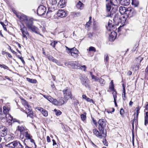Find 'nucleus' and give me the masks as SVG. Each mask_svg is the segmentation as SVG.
<instances>
[{
    "instance_id": "nucleus-54",
    "label": "nucleus",
    "mask_w": 148,
    "mask_h": 148,
    "mask_svg": "<svg viewBox=\"0 0 148 148\" xmlns=\"http://www.w3.org/2000/svg\"><path fill=\"white\" fill-rule=\"evenodd\" d=\"M18 58L21 60L22 62V63L23 64L25 63V61L24 60L23 58V57H20V56H18Z\"/></svg>"
},
{
    "instance_id": "nucleus-30",
    "label": "nucleus",
    "mask_w": 148,
    "mask_h": 148,
    "mask_svg": "<svg viewBox=\"0 0 148 148\" xmlns=\"http://www.w3.org/2000/svg\"><path fill=\"white\" fill-rule=\"evenodd\" d=\"M132 4L134 5L135 7H137L139 5V1L137 0H132Z\"/></svg>"
},
{
    "instance_id": "nucleus-3",
    "label": "nucleus",
    "mask_w": 148,
    "mask_h": 148,
    "mask_svg": "<svg viewBox=\"0 0 148 148\" xmlns=\"http://www.w3.org/2000/svg\"><path fill=\"white\" fill-rule=\"evenodd\" d=\"M66 52L69 54H70L75 58H77L78 57L79 52L75 48L70 49L66 46Z\"/></svg>"
},
{
    "instance_id": "nucleus-52",
    "label": "nucleus",
    "mask_w": 148,
    "mask_h": 148,
    "mask_svg": "<svg viewBox=\"0 0 148 148\" xmlns=\"http://www.w3.org/2000/svg\"><path fill=\"white\" fill-rule=\"evenodd\" d=\"M91 22V21H89L88 22H87L86 24L85 27H89Z\"/></svg>"
},
{
    "instance_id": "nucleus-51",
    "label": "nucleus",
    "mask_w": 148,
    "mask_h": 148,
    "mask_svg": "<svg viewBox=\"0 0 148 148\" xmlns=\"http://www.w3.org/2000/svg\"><path fill=\"white\" fill-rule=\"evenodd\" d=\"M103 143L104 145L105 146H108V144L107 143L106 140V139H104L103 140Z\"/></svg>"
},
{
    "instance_id": "nucleus-31",
    "label": "nucleus",
    "mask_w": 148,
    "mask_h": 148,
    "mask_svg": "<svg viewBox=\"0 0 148 148\" xmlns=\"http://www.w3.org/2000/svg\"><path fill=\"white\" fill-rule=\"evenodd\" d=\"M109 57L108 56L107 53H106L104 55V60L105 64L108 63L109 62Z\"/></svg>"
},
{
    "instance_id": "nucleus-64",
    "label": "nucleus",
    "mask_w": 148,
    "mask_h": 148,
    "mask_svg": "<svg viewBox=\"0 0 148 148\" xmlns=\"http://www.w3.org/2000/svg\"><path fill=\"white\" fill-rule=\"evenodd\" d=\"M52 141L53 142V146H54L55 145H56V142L55 141V140H54V139H53L52 140Z\"/></svg>"
},
{
    "instance_id": "nucleus-23",
    "label": "nucleus",
    "mask_w": 148,
    "mask_h": 148,
    "mask_svg": "<svg viewBox=\"0 0 148 148\" xmlns=\"http://www.w3.org/2000/svg\"><path fill=\"white\" fill-rule=\"evenodd\" d=\"M93 133L97 136L101 138L102 136L100 134L99 132L98 131L97 129H94L93 130Z\"/></svg>"
},
{
    "instance_id": "nucleus-12",
    "label": "nucleus",
    "mask_w": 148,
    "mask_h": 148,
    "mask_svg": "<svg viewBox=\"0 0 148 148\" xmlns=\"http://www.w3.org/2000/svg\"><path fill=\"white\" fill-rule=\"evenodd\" d=\"M69 63L70 65L74 66V67L75 68L76 67H79V68H81V67L83 68L84 69V71H85L86 69V66L83 65L81 66L80 64H78L77 62L76 61H71L69 62Z\"/></svg>"
},
{
    "instance_id": "nucleus-15",
    "label": "nucleus",
    "mask_w": 148,
    "mask_h": 148,
    "mask_svg": "<svg viewBox=\"0 0 148 148\" xmlns=\"http://www.w3.org/2000/svg\"><path fill=\"white\" fill-rule=\"evenodd\" d=\"M114 25L112 24V21H110L108 22V25L106 26V27L108 30L111 31L114 29Z\"/></svg>"
},
{
    "instance_id": "nucleus-46",
    "label": "nucleus",
    "mask_w": 148,
    "mask_h": 148,
    "mask_svg": "<svg viewBox=\"0 0 148 148\" xmlns=\"http://www.w3.org/2000/svg\"><path fill=\"white\" fill-rule=\"evenodd\" d=\"M89 51H93L94 52H95L96 51L95 48L94 47L92 46L90 47L89 48Z\"/></svg>"
},
{
    "instance_id": "nucleus-43",
    "label": "nucleus",
    "mask_w": 148,
    "mask_h": 148,
    "mask_svg": "<svg viewBox=\"0 0 148 148\" xmlns=\"http://www.w3.org/2000/svg\"><path fill=\"white\" fill-rule=\"evenodd\" d=\"M140 108L139 107H137L136 109V112L134 113L135 115H136V116H138V114L139 112Z\"/></svg>"
},
{
    "instance_id": "nucleus-8",
    "label": "nucleus",
    "mask_w": 148,
    "mask_h": 148,
    "mask_svg": "<svg viewBox=\"0 0 148 148\" xmlns=\"http://www.w3.org/2000/svg\"><path fill=\"white\" fill-rule=\"evenodd\" d=\"M63 92L64 98L65 99H66V100H67L70 98L72 99L71 92L70 90L68 89H64L63 90Z\"/></svg>"
},
{
    "instance_id": "nucleus-41",
    "label": "nucleus",
    "mask_w": 148,
    "mask_h": 148,
    "mask_svg": "<svg viewBox=\"0 0 148 148\" xmlns=\"http://www.w3.org/2000/svg\"><path fill=\"white\" fill-rule=\"evenodd\" d=\"M57 43L58 42L57 41L53 40L50 45L52 46L53 48H54L55 47Z\"/></svg>"
},
{
    "instance_id": "nucleus-35",
    "label": "nucleus",
    "mask_w": 148,
    "mask_h": 148,
    "mask_svg": "<svg viewBox=\"0 0 148 148\" xmlns=\"http://www.w3.org/2000/svg\"><path fill=\"white\" fill-rule=\"evenodd\" d=\"M105 129H99L101 133L102 134L103 136L104 137H105L106 136V132Z\"/></svg>"
},
{
    "instance_id": "nucleus-53",
    "label": "nucleus",
    "mask_w": 148,
    "mask_h": 148,
    "mask_svg": "<svg viewBox=\"0 0 148 148\" xmlns=\"http://www.w3.org/2000/svg\"><path fill=\"white\" fill-rule=\"evenodd\" d=\"M1 25H2L3 27V28L4 29V30L6 31L7 29L6 25L2 22H1Z\"/></svg>"
},
{
    "instance_id": "nucleus-45",
    "label": "nucleus",
    "mask_w": 148,
    "mask_h": 148,
    "mask_svg": "<svg viewBox=\"0 0 148 148\" xmlns=\"http://www.w3.org/2000/svg\"><path fill=\"white\" fill-rule=\"evenodd\" d=\"M117 3V0H110V3L112 5H114V4Z\"/></svg>"
},
{
    "instance_id": "nucleus-1",
    "label": "nucleus",
    "mask_w": 148,
    "mask_h": 148,
    "mask_svg": "<svg viewBox=\"0 0 148 148\" xmlns=\"http://www.w3.org/2000/svg\"><path fill=\"white\" fill-rule=\"evenodd\" d=\"M20 19L21 21L25 24L28 29L36 33L39 34L38 29L33 25V22L31 19L28 18L24 14L21 15Z\"/></svg>"
},
{
    "instance_id": "nucleus-60",
    "label": "nucleus",
    "mask_w": 148,
    "mask_h": 148,
    "mask_svg": "<svg viewBox=\"0 0 148 148\" xmlns=\"http://www.w3.org/2000/svg\"><path fill=\"white\" fill-rule=\"evenodd\" d=\"M30 139V142L32 143H34V144L35 145V146H36V144H35V143L34 142V140L32 138H31V139Z\"/></svg>"
},
{
    "instance_id": "nucleus-26",
    "label": "nucleus",
    "mask_w": 148,
    "mask_h": 148,
    "mask_svg": "<svg viewBox=\"0 0 148 148\" xmlns=\"http://www.w3.org/2000/svg\"><path fill=\"white\" fill-rule=\"evenodd\" d=\"M23 135L27 139H31L32 137V136H31L30 134L28 133L27 130L26 131H25Z\"/></svg>"
},
{
    "instance_id": "nucleus-48",
    "label": "nucleus",
    "mask_w": 148,
    "mask_h": 148,
    "mask_svg": "<svg viewBox=\"0 0 148 148\" xmlns=\"http://www.w3.org/2000/svg\"><path fill=\"white\" fill-rule=\"evenodd\" d=\"M54 62L56 63L59 66H62V64H61L60 62L56 60V59L55 60Z\"/></svg>"
},
{
    "instance_id": "nucleus-20",
    "label": "nucleus",
    "mask_w": 148,
    "mask_h": 148,
    "mask_svg": "<svg viewBox=\"0 0 148 148\" xmlns=\"http://www.w3.org/2000/svg\"><path fill=\"white\" fill-rule=\"evenodd\" d=\"M116 35V33L115 32H111V34L110 35V41H112L114 40L115 39Z\"/></svg>"
},
{
    "instance_id": "nucleus-10",
    "label": "nucleus",
    "mask_w": 148,
    "mask_h": 148,
    "mask_svg": "<svg viewBox=\"0 0 148 148\" xmlns=\"http://www.w3.org/2000/svg\"><path fill=\"white\" fill-rule=\"evenodd\" d=\"M99 125L98 126L99 129H105L107 125V122L104 119H100L98 121Z\"/></svg>"
},
{
    "instance_id": "nucleus-62",
    "label": "nucleus",
    "mask_w": 148,
    "mask_h": 148,
    "mask_svg": "<svg viewBox=\"0 0 148 148\" xmlns=\"http://www.w3.org/2000/svg\"><path fill=\"white\" fill-rule=\"evenodd\" d=\"M6 55H7V56H8L10 58H12V56H11V55L10 53H9L8 52H7V54H6Z\"/></svg>"
},
{
    "instance_id": "nucleus-50",
    "label": "nucleus",
    "mask_w": 148,
    "mask_h": 148,
    "mask_svg": "<svg viewBox=\"0 0 148 148\" xmlns=\"http://www.w3.org/2000/svg\"><path fill=\"white\" fill-rule=\"evenodd\" d=\"M148 118L146 117V116L145 117V124L146 125L148 123Z\"/></svg>"
},
{
    "instance_id": "nucleus-55",
    "label": "nucleus",
    "mask_w": 148,
    "mask_h": 148,
    "mask_svg": "<svg viewBox=\"0 0 148 148\" xmlns=\"http://www.w3.org/2000/svg\"><path fill=\"white\" fill-rule=\"evenodd\" d=\"M120 114L121 115H122L124 113V110L122 108H121L120 109Z\"/></svg>"
},
{
    "instance_id": "nucleus-34",
    "label": "nucleus",
    "mask_w": 148,
    "mask_h": 148,
    "mask_svg": "<svg viewBox=\"0 0 148 148\" xmlns=\"http://www.w3.org/2000/svg\"><path fill=\"white\" fill-rule=\"evenodd\" d=\"M90 74L91 77L92 79H94L95 81H98L99 78L93 75L91 72H90Z\"/></svg>"
},
{
    "instance_id": "nucleus-11",
    "label": "nucleus",
    "mask_w": 148,
    "mask_h": 148,
    "mask_svg": "<svg viewBox=\"0 0 148 148\" xmlns=\"http://www.w3.org/2000/svg\"><path fill=\"white\" fill-rule=\"evenodd\" d=\"M7 133V128L4 126H0V134L1 136L3 137L6 135Z\"/></svg>"
},
{
    "instance_id": "nucleus-24",
    "label": "nucleus",
    "mask_w": 148,
    "mask_h": 148,
    "mask_svg": "<svg viewBox=\"0 0 148 148\" xmlns=\"http://www.w3.org/2000/svg\"><path fill=\"white\" fill-rule=\"evenodd\" d=\"M67 101V100H66V99H65V98L64 100V99L62 97L60 98L58 101L59 105H61L64 104Z\"/></svg>"
},
{
    "instance_id": "nucleus-44",
    "label": "nucleus",
    "mask_w": 148,
    "mask_h": 148,
    "mask_svg": "<svg viewBox=\"0 0 148 148\" xmlns=\"http://www.w3.org/2000/svg\"><path fill=\"white\" fill-rule=\"evenodd\" d=\"M49 2L52 5H56L57 3L56 0H49Z\"/></svg>"
},
{
    "instance_id": "nucleus-28",
    "label": "nucleus",
    "mask_w": 148,
    "mask_h": 148,
    "mask_svg": "<svg viewBox=\"0 0 148 148\" xmlns=\"http://www.w3.org/2000/svg\"><path fill=\"white\" fill-rule=\"evenodd\" d=\"M84 4L81 1H79L77 4L76 7L77 8L80 10L82 9L83 7Z\"/></svg>"
},
{
    "instance_id": "nucleus-17",
    "label": "nucleus",
    "mask_w": 148,
    "mask_h": 148,
    "mask_svg": "<svg viewBox=\"0 0 148 148\" xmlns=\"http://www.w3.org/2000/svg\"><path fill=\"white\" fill-rule=\"evenodd\" d=\"M25 108H26V113H29L32 112V111L31 107L25 101Z\"/></svg>"
},
{
    "instance_id": "nucleus-22",
    "label": "nucleus",
    "mask_w": 148,
    "mask_h": 148,
    "mask_svg": "<svg viewBox=\"0 0 148 148\" xmlns=\"http://www.w3.org/2000/svg\"><path fill=\"white\" fill-rule=\"evenodd\" d=\"M130 3V0H121L120 1V3L122 5H128Z\"/></svg>"
},
{
    "instance_id": "nucleus-4",
    "label": "nucleus",
    "mask_w": 148,
    "mask_h": 148,
    "mask_svg": "<svg viewBox=\"0 0 148 148\" xmlns=\"http://www.w3.org/2000/svg\"><path fill=\"white\" fill-rule=\"evenodd\" d=\"M143 59V58L141 57H139L138 58H136L134 61V63L132 66L131 67L133 69H134L136 71L138 70L141 62Z\"/></svg>"
},
{
    "instance_id": "nucleus-18",
    "label": "nucleus",
    "mask_w": 148,
    "mask_h": 148,
    "mask_svg": "<svg viewBox=\"0 0 148 148\" xmlns=\"http://www.w3.org/2000/svg\"><path fill=\"white\" fill-rule=\"evenodd\" d=\"M3 113L6 115H8L9 114V112L10 110V107H9L8 106H6L3 107Z\"/></svg>"
},
{
    "instance_id": "nucleus-37",
    "label": "nucleus",
    "mask_w": 148,
    "mask_h": 148,
    "mask_svg": "<svg viewBox=\"0 0 148 148\" xmlns=\"http://www.w3.org/2000/svg\"><path fill=\"white\" fill-rule=\"evenodd\" d=\"M123 92L122 93V97H124V98H126L125 87L123 84Z\"/></svg>"
},
{
    "instance_id": "nucleus-40",
    "label": "nucleus",
    "mask_w": 148,
    "mask_h": 148,
    "mask_svg": "<svg viewBox=\"0 0 148 148\" xmlns=\"http://www.w3.org/2000/svg\"><path fill=\"white\" fill-rule=\"evenodd\" d=\"M42 113L43 115L45 117H47L48 115V113L44 109L42 110Z\"/></svg>"
},
{
    "instance_id": "nucleus-21",
    "label": "nucleus",
    "mask_w": 148,
    "mask_h": 148,
    "mask_svg": "<svg viewBox=\"0 0 148 148\" xmlns=\"http://www.w3.org/2000/svg\"><path fill=\"white\" fill-rule=\"evenodd\" d=\"M17 130L21 132V136L22 134V132H25L27 130L23 126H18Z\"/></svg>"
},
{
    "instance_id": "nucleus-63",
    "label": "nucleus",
    "mask_w": 148,
    "mask_h": 148,
    "mask_svg": "<svg viewBox=\"0 0 148 148\" xmlns=\"http://www.w3.org/2000/svg\"><path fill=\"white\" fill-rule=\"evenodd\" d=\"M2 68H3L4 69H9V68L8 66L4 65H3Z\"/></svg>"
},
{
    "instance_id": "nucleus-61",
    "label": "nucleus",
    "mask_w": 148,
    "mask_h": 148,
    "mask_svg": "<svg viewBox=\"0 0 148 148\" xmlns=\"http://www.w3.org/2000/svg\"><path fill=\"white\" fill-rule=\"evenodd\" d=\"M132 74V71H128V72H127V75L129 76H130V75H131Z\"/></svg>"
},
{
    "instance_id": "nucleus-42",
    "label": "nucleus",
    "mask_w": 148,
    "mask_h": 148,
    "mask_svg": "<svg viewBox=\"0 0 148 148\" xmlns=\"http://www.w3.org/2000/svg\"><path fill=\"white\" fill-rule=\"evenodd\" d=\"M81 117L82 121H84L86 119V113H84L81 115Z\"/></svg>"
},
{
    "instance_id": "nucleus-14",
    "label": "nucleus",
    "mask_w": 148,
    "mask_h": 148,
    "mask_svg": "<svg viewBox=\"0 0 148 148\" xmlns=\"http://www.w3.org/2000/svg\"><path fill=\"white\" fill-rule=\"evenodd\" d=\"M57 16L61 18H63L66 16V12L62 9H59L57 14Z\"/></svg>"
},
{
    "instance_id": "nucleus-9",
    "label": "nucleus",
    "mask_w": 148,
    "mask_h": 148,
    "mask_svg": "<svg viewBox=\"0 0 148 148\" xmlns=\"http://www.w3.org/2000/svg\"><path fill=\"white\" fill-rule=\"evenodd\" d=\"M46 7L43 5H41L39 6L37 9V14L39 16L43 15L46 13Z\"/></svg>"
},
{
    "instance_id": "nucleus-39",
    "label": "nucleus",
    "mask_w": 148,
    "mask_h": 148,
    "mask_svg": "<svg viewBox=\"0 0 148 148\" xmlns=\"http://www.w3.org/2000/svg\"><path fill=\"white\" fill-rule=\"evenodd\" d=\"M55 112L56 113V116H58L61 115L62 114V112L60 110H58L56 109H55L54 110Z\"/></svg>"
},
{
    "instance_id": "nucleus-13",
    "label": "nucleus",
    "mask_w": 148,
    "mask_h": 148,
    "mask_svg": "<svg viewBox=\"0 0 148 148\" xmlns=\"http://www.w3.org/2000/svg\"><path fill=\"white\" fill-rule=\"evenodd\" d=\"M5 116L7 118L8 117V119L9 121H7V122H8L9 123V125H11L12 124V121H13V122H18V123H19V121H17L16 119H13V117L12 116L9 114H8V115H6Z\"/></svg>"
},
{
    "instance_id": "nucleus-7",
    "label": "nucleus",
    "mask_w": 148,
    "mask_h": 148,
    "mask_svg": "<svg viewBox=\"0 0 148 148\" xmlns=\"http://www.w3.org/2000/svg\"><path fill=\"white\" fill-rule=\"evenodd\" d=\"M136 14V11L133 8L129 7L127 9L126 16L129 18H130L135 15Z\"/></svg>"
},
{
    "instance_id": "nucleus-38",
    "label": "nucleus",
    "mask_w": 148,
    "mask_h": 148,
    "mask_svg": "<svg viewBox=\"0 0 148 148\" xmlns=\"http://www.w3.org/2000/svg\"><path fill=\"white\" fill-rule=\"evenodd\" d=\"M47 58L49 60L52 61L53 62H54L56 59L53 56L50 55L48 56Z\"/></svg>"
},
{
    "instance_id": "nucleus-29",
    "label": "nucleus",
    "mask_w": 148,
    "mask_h": 148,
    "mask_svg": "<svg viewBox=\"0 0 148 148\" xmlns=\"http://www.w3.org/2000/svg\"><path fill=\"white\" fill-rule=\"evenodd\" d=\"M112 94L114 99V101L115 103V105L116 106H117V103L116 101V91H114L112 92Z\"/></svg>"
},
{
    "instance_id": "nucleus-19",
    "label": "nucleus",
    "mask_w": 148,
    "mask_h": 148,
    "mask_svg": "<svg viewBox=\"0 0 148 148\" xmlns=\"http://www.w3.org/2000/svg\"><path fill=\"white\" fill-rule=\"evenodd\" d=\"M80 79L81 81V83L83 85L85 86L86 87H87L89 86L88 84V80L87 78H81Z\"/></svg>"
},
{
    "instance_id": "nucleus-57",
    "label": "nucleus",
    "mask_w": 148,
    "mask_h": 148,
    "mask_svg": "<svg viewBox=\"0 0 148 148\" xmlns=\"http://www.w3.org/2000/svg\"><path fill=\"white\" fill-rule=\"evenodd\" d=\"M86 100L88 102H93V100L92 99H90L89 98H88L86 99Z\"/></svg>"
},
{
    "instance_id": "nucleus-47",
    "label": "nucleus",
    "mask_w": 148,
    "mask_h": 148,
    "mask_svg": "<svg viewBox=\"0 0 148 148\" xmlns=\"http://www.w3.org/2000/svg\"><path fill=\"white\" fill-rule=\"evenodd\" d=\"M52 103L55 105H59L58 101L56 99H54L53 101H52Z\"/></svg>"
},
{
    "instance_id": "nucleus-59",
    "label": "nucleus",
    "mask_w": 148,
    "mask_h": 148,
    "mask_svg": "<svg viewBox=\"0 0 148 148\" xmlns=\"http://www.w3.org/2000/svg\"><path fill=\"white\" fill-rule=\"evenodd\" d=\"M47 141L48 143H49L51 141L50 138L49 136H47Z\"/></svg>"
},
{
    "instance_id": "nucleus-33",
    "label": "nucleus",
    "mask_w": 148,
    "mask_h": 148,
    "mask_svg": "<svg viewBox=\"0 0 148 148\" xmlns=\"http://www.w3.org/2000/svg\"><path fill=\"white\" fill-rule=\"evenodd\" d=\"M134 119H133V121L132 122V125L134 127V123H135V124H137V123L138 122V116H136V115H135L134 114Z\"/></svg>"
},
{
    "instance_id": "nucleus-2",
    "label": "nucleus",
    "mask_w": 148,
    "mask_h": 148,
    "mask_svg": "<svg viewBox=\"0 0 148 148\" xmlns=\"http://www.w3.org/2000/svg\"><path fill=\"white\" fill-rule=\"evenodd\" d=\"M111 4L110 3H108L106 5V17L110 16L112 17L114 16H114H115V13L117 11V10L116 8H112L111 10Z\"/></svg>"
},
{
    "instance_id": "nucleus-49",
    "label": "nucleus",
    "mask_w": 148,
    "mask_h": 148,
    "mask_svg": "<svg viewBox=\"0 0 148 148\" xmlns=\"http://www.w3.org/2000/svg\"><path fill=\"white\" fill-rule=\"evenodd\" d=\"M27 117H29L33 119L34 118V116L33 115V112H30V113L27 114Z\"/></svg>"
},
{
    "instance_id": "nucleus-6",
    "label": "nucleus",
    "mask_w": 148,
    "mask_h": 148,
    "mask_svg": "<svg viewBox=\"0 0 148 148\" xmlns=\"http://www.w3.org/2000/svg\"><path fill=\"white\" fill-rule=\"evenodd\" d=\"M6 146L12 148H21L22 145L19 141H14L7 144Z\"/></svg>"
},
{
    "instance_id": "nucleus-16",
    "label": "nucleus",
    "mask_w": 148,
    "mask_h": 148,
    "mask_svg": "<svg viewBox=\"0 0 148 148\" xmlns=\"http://www.w3.org/2000/svg\"><path fill=\"white\" fill-rule=\"evenodd\" d=\"M127 8L125 7L120 6L119 8V12L121 14H126Z\"/></svg>"
},
{
    "instance_id": "nucleus-36",
    "label": "nucleus",
    "mask_w": 148,
    "mask_h": 148,
    "mask_svg": "<svg viewBox=\"0 0 148 148\" xmlns=\"http://www.w3.org/2000/svg\"><path fill=\"white\" fill-rule=\"evenodd\" d=\"M98 81L99 82L101 86H103L105 83V81L104 80L101 78H99Z\"/></svg>"
},
{
    "instance_id": "nucleus-56",
    "label": "nucleus",
    "mask_w": 148,
    "mask_h": 148,
    "mask_svg": "<svg viewBox=\"0 0 148 148\" xmlns=\"http://www.w3.org/2000/svg\"><path fill=\"white\" fill-rule=\"evenodd\" d=\"M110 88L112 90H114V85H111L110 87Z\"/></svg>"
},
{
    "instance_id": "nucleus-5",
    "label": "nucleus",
    "mask_w": 148,
    "mask_h": 148,
    "mask_svg": "<svg viewBox=\"0 0 148 148\" xmlns=\"http://www.w3.org/2000/svg\"><path fill=\"white\" fill-rule=\"evenodd\" d=\"M20 30L22 33V36L23 39L27 40V37L29 36V34L27 31L26 27L23 24L20 25Z\"/></svg>"
},
{
    "instance_id": "nucleus-58",
    "label": "nucleus",
    "mask_w": 148,
    "mask_h": 148,
    "mask_svg": "<svg viewBox=\"0 0 148 148\" xmlns=\"http://www.w3.org/2000/svg\"><path fill=\"white\" fill-rule=\"evenodd\" d=\"M37 109L38 110H39L41 112H42V110H44L42 108L40 107H38L37 108Z\"/></svg>"
},
{
    "instance_id": "nucleus-32",
    "label": "nucleus",
    "mask_w": 148,
    "mask_h": 148,
    "mask_svg": "<svg viewBox=\"0 0 148 148\" xmlns=\"http://www.w3.org/2000/svg\"><path fill=\"white\" fill-rule=\"evenodd\" d=\"M26 79L29 82L32 83H36L37 82V80L35 79H32L29 78H27Z\"/></svg>"
},
{
    "instance_id": "nucleus-25",
    "label": "nucleus",
    "mask_w": 148,
    "mask_h": 148,
    "mask_svg": "<svg viewBox=\"0 0 148 148\" xmlns=\"http://www.w3.org/2000/svg\"><path fill=\"white\" fill-rule=\"evenodd\" d=\"M43 97L51 102L53 101V98L51 96L46 95H43Z\"/></svg>"
},
{
    "instance_id": "nucleus-27",
    "label": "nucleus",
    "mask_w": 148,
    "mask_h": 148,
    "mask_svg": "<svg viewBox=\"0 0 148 148\" xmlns=\"http://www.w3.org/2000/svg\"><path fill=\"white\" fill-rule=\"evenodd\" d=\"M71 15L73 17H77L80 15V13L79 12H71Z\"/></svg>"
}]
</instances>
